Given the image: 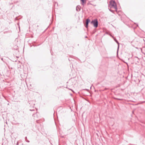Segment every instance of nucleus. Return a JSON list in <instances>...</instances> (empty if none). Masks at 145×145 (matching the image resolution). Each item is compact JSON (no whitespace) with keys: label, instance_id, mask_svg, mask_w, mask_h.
Listing matches in <instances>:
<instances>
[{"label":"nucleus","instance_id":"39448f33","mask_svg":"<svg viewBox=\"0 0 145 145\" xmlns=\"http://www.w3.org/2000/svg\"><path fill=\"white\" fill-rule=\"evenodd\" d=\"M112 38H113V39H114V40H115V41L118 44V50L119 48V43L118 41H117V40H116V39L115 38H114V37H112Z\"/></svg>","mask_w":145,"mask_h":145},{"label":"nucleus","instance_id":"9b49d317","mask_svg":"<svg viewBox=\"0 0 145 145\" xmlns=\"http://www.w3.org/2000/svg\"><path fill=\"white\" fill-rule=\"evenodd\" d=\"M26 142H29V141L28 140H27L26 141Z\"/></svg>","mask_w":145,"mask_h":145},{"label":"nucleus","instance_id":"1a4fd4ad","mask_svg":"<svg viewBox=\"0 0 145 145\" xmlns=\"http://www.w3.org/2000/svg\"><path fill=\"white\" fill-rule=\"evenodd\" d=\"M116 99L120 100H122V99H120L119 98H116Z\"/></svg>","mask_w":145,"mask_h":145},{"label":"nucleus","instance_id":"ddd939ff","mask_svg":"<svg viewBox=\"0 0 145 145\" xmlns=\"http://www.w3.org/2000/svg\"><path fill=\"white\" fill-rule=\"evenodd\" d=\"M110 35L111 36V37H113V36H112L111 35Z\"/></svg>","mask_w":145,"mask_h":145},{"label":"nucleus","instance_id":"f03ea898","mask_svg":"<svg viewBox=\"0 0 145 145\" xmlns=\"http://www.w3.org/2000/svg\"><path fill=\"white\" fill-rule=\"evenodd\" d=\"M91 24H93L95 27H97L98 25V22L97 19H95L92 20L91 22Z\"/></svg>","mask_w":145,"mask_h":145},{"label":"nucleus","instance_id":"f257e3e1","mask_svg":"<svg viewBox=\"0 0 145 145\" xmlns=\"http://www.w3.org/2000/svg\"><path fill=\"white\" fill-rule=\"evenodd\" d=\"M109 7L110 8L113 7L116 10H117L116 3L115 1L113 0H111L110 1Z\"/></svg>","mask_w":145,"mask_h":145},{"label":"nucleus","instance_id":"4468645a","mask_svg":"<svg viewBox=\"0 0 145 145\" xmlns=\"http://www.w3.org/2000/svg\"><path fill=\"white\" fill-rule=\"evenodd\" d=\"M68 88V89H69L70 90H71V89H69V88Z\"/></svg>","mask_w":145,"mask_h":145},{"label":"nucleus","instance_id":"f8f14e48","mask_svg":"<svg viewBox=\"0 0 145 145\" xmlns=\"http://www.w3.org/2000/svg\"><path fill=\"white\" fill-rule=\"evenodd\" d=\"M107 88H105V89H104V90H106L107 89Z\"/></svg>","mask_w":145,"mask_h":145},{"label":"nucleus","instance_id":"2eb2a0df","mask_svg":"<svg viewBox=\"0 0 145 145\" xmlns=\"http://www.w3.org/2000/svg\"><path fill=\"white\" fill-rule=\"evenodd\" d=\"M17 145H18V143H17Z\"/></svg>","mask_w":145,"mask_h":145},{"label":"nucleus","instance_id":"6e6552de","mask_svg":"<svg viewBox=\"0 0 145 145\" xmlns=\"http://www.w3.org/2000/svg\"><path fill=\"white\" fill-rule=\"evenodd\" d=\"M109 10L111 12H113V10H111L110 9H109Z\"/></svg>","mask_w":145,"mask_h":145},{"label":"nucleus","instance_id":"7ed1b4c3","mask_svg":"<svg viewBox=\"0 0 145 145\" xmlns=\"http://www.w3.org/2000/svg\"><path fill=\"white\" fill-rule=\"evenodd\" d=\"M90 22V20L89 18H88L86 20V24L85 25V26L86 28H87L88 27V24Z\"/></svg>","mask_w":145,"mask_h":145},{"label":"nucleus","instance_id":"0eeeda50","mask_svg":"<svg viewBox=\"0 0 145 145\" xmlns=\"http://www.w3.org/2000/svg\"><path fill=\"white\" fill-rule=\"evenodd\" d=\"M134 60H135L137 62H139V59L137 57H135L134 58Z\"/></svg>","mask_w":145,"mask_h":145},{"label":"nucleus","instance_id":"20e7f679","mask_svg":"<svg viewBox=\"0 0 145 145\" xmlns=\"http://www.w3.org/2000/svg\"><path fill=\"white\" fill-rule=\"evenodd\" d=\"M81 4L83 6H84V5L86 3V0H80Z\"/></svg>","mask_w":145,"mask_h":145},{"label":"nucleus","instance_id":"9d476101","mask_svg":"<svg viewBox=\"0 0 145 145\" xmlns=\"http://www.w3.org/2000/svg\"><path fill=\"white\" fill-rule=\"evenodd\" d=\"M25 141H26L27 140V137H25Z\"/></svg>","mask_w":145,"mask_h":145},{"label":"nucleus","instance_id":"423d86ee","mask_svg":"<svg viewBox=\"0 0 145 145\" xmlns=\"http://www.w3.org/2000/svg\"><path fill=\"white\" fill-rule=\"evenodd\" d=\"M76 10L77 11H79L80 10V6H77L76 7Z\"/></svg>","mask_w":145,"mask_h":145}]
</instances>
